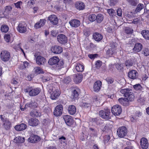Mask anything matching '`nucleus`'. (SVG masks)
<instances>
[{
	"instance_id": "obj_1",
	"label": "nucleus",
	"mask_w": 149,
	"mask_h": 149,
	"mask_svg": "<svg viewBox=\"0 0 149 149\" xmlns=\"http://www.w3.org/2000/svg\"><path fill=\"white\" fill-rule=\"evenodd\" d=\"M8 114V113H5L0 115V118L2 122V127L6 130H10L12 127L11 121L7 118Z\"/></svg>"
},
{
	"instance_id": "obj_2",
	"label": "nucleus",
	"mask_w": 149,
	"mask_h": 149,
	"mask_svg": "<svg viewBox=\"0 0 149 149\" xmlns=\"http://www.w3.org/2000/svg\"><path fill=\"white\" fill-rule=\"evenodd\" d=\"M120 92L128 102H132L134 100V96L131 89L129 88L121 89Z\"/></svg>"
},
{
	"instance_id": "obj_3",
	"label": "nucleus",
	"mask_w": 149,
	"mask_h": 149,
	"mask_svg": "<svg viewBox=\"0 0 149 149\" xmlns=\"http://www.w3.org/2000/svg\"><path fill=\"white\" fill-rule=\"evenodd\" d=\"M26 93L29 92V95L31 96H35L38 95L40 92V90L39 88H34L33 87H28L25 90Z\"/></svg>"
},
{
	"instance_id": "obj_4",
	"label": "nucleus",
	"mask_w": 149,
	"mask_h": 149,
	"mask_svg": "<svg viewBox=\"0 0 149 149\" xmlns=\"http://www.w3.org/2000/svg\"><path fill=\"white\" fill-rule=\"evenodd\" d=\"M110 110L107 109H104L103 110L100 111L99 114L102 118L106 120H109L111 118L110 116Z\"/></svg>"
},
{
	"instance_id": "obj_5",
	"label": "nucleus",
	"mask_w": 149,
	"mask_h": 149,
	"mask_svg": "<svg viewBox=\"0 0 149 149\" xmlns=\"http://www.w3.org/2000/svg\"><path fill=\"white\" fill-rule=\"evenodd\" d=\"M49 89L51 91L50 93L51 99L53 100L56 99L60 95L58 90L54 87H50Z\"/></svg>"
},
{
	"instance_id": "obj_6",
	"label": "nucleus",
	"mask_w": 149,
	"mask_h": 149,
	"mask_svg": "<svg viewBox=\"0 0 149 149\" xmlns=\"http://www.w3.org/2000/svg\"><path fill=\"white\" fill-rule=\"evenodd\" d=\"M127 132V129L125 126L120 127L117 130V134L118 136L120 138H123L125 136Z\"/></svg>"
},
{
	"instance_id": "obj_7",
	"label": "nucleus",
	"mask_w": 149,
	"mask_h": 149,
	"mask_svg": "<svg viewBox=\"0 0 149 149\" xmlns=\"http://www.w3.org/2000/svg\"><path fill=\"white\" fill-rule=\"evenodd\" d=\"M0 57L2 61H8L10 57V53L6 50H3L1 52Z\"/></svg>"
},
{
	"instance_id": "obj_8",
	"label": "nucleus",
	"mask_w": 149,
	"mask_h": 149,
	"mask_svg": "<svg viewBox=\"0 0 149 149\" xmlns=\"http://www.w3.org/2000/svg\"><path fill=\"white\" fill-rule=\"evenodd\" d=\"M111 112L115 116L119 115L122 112V108L120 106L116 105L111 108Z\"/></svg>"
},
{
	"instance_id": "obj_9",
	"label": "nucleus",
	"mask_w": 149,
	"mask_h": 149,
	"mask_svg": "<svg viewBox=\"0 0 149 149\" xmlns=\"http://www.w3.org/2000/svg\"><path fill=\"white\" fill-rule=\"evenodd\" d=\"M26 26V24L24 22H22L18 25L17 30L20 33H24L27 31Z\"/></svg>"
},
{
	"instance_id": "obj_10",
	"label": "nucleus",
	"mask_w": 149,
	"mask_h": 149,
	"mask_svg": "<svg viewBox=\"0 0 149 149\" xmlns=\"http://www.w3.org/2000/svg\"><path fill=\"white\" fill-rule=\"evenodd\" d=\"M63 109V107L60 104L57 105L55 108V110L54 111V115L56 116H60L62 114Z\"/></svg>"
},
{
	"instance_id": "obj_11",
	"label": "nucleus",
	"mask_w": 149,
	"mask_h": 149,
	"mask_svg": "<svg viewBox=\"0 0 149 149\" xmlns=\"http://www.w3.org/2000/svg\"><path fill=\"white\" fill-rule=\"evenodd\" d=\"M57 39L58 42L62 44H65L68 42L67 37L63 34L58 35L57 36Z\"/></svg>"
},
{
	"instance_id": "obj_12",
	"label": "nucleus",
	"mask_w": 149,
	"mask_h": 149,
	"mask_svg": "<svg viewBox=\"0 0 149 149\" xmlns=\"http://www.w3.org/2000/svg\"><path fill=\"white\" fill-rule=\"evenodd\" d=\"M51 50L52 53L56 54H60L63 51L62 48L58 45H54L52 46L51 48Z\"/></svg>"
},
{
	"instance_id": "obj_13",
	"label": "nucleus",
	"mask_w": 149,
	"mask_h": 149,
	"mask_svg": "<svg viewBox=\"0 0 149 149\" xmlns=\"http://www.w3.org/2000/svg\"><path fill=\"white\" fill-rule=\"evenodd\" d=\"M65 123L69 126H71L74 123L73 120L72 116L69 115H65L63 116Z\"/></svg>"
},
{
	"instance_id": "obj_14",
	"label": "nucleus",
	"mask_w": 149,
	"mask_h": 149,
	"mask_svg": "<svg viewBox=\"0 0 149 149\" xmlns=\"http://www.w3.org/2000/svg\"><path fill=\"white\" fill-rule=\"evenodd\" d=\"M128 76L131 79H136L138 77V73L136 70H132L128 72Z\"/></svg>"
},
{
	"instance_id": "obj_15",
	"label": "nucleus",
	"mask_w": 149,
	"mask_h": 149,
	"mask_svg": "<svg viewBox=\"0 0 149 149\" xmlns=\"http://www.w3.org/2000/svg\"><path fill=\"white\" fill-rule=\"evenodd\" d=\"M36 63L39 65H44L46 63V59L43 57L41 56H38L36 59Z\"/></svg>"
},
{
	"instance_id": "obj_16",
	"label": "nucleus",
	"mask_w": 149,
	"mask_h": 149,
	"mask_svg": "<svg viewBox=\"0 0 149 149\" xmlns=\"http://www.w3.org/2000/svg\"><path fill=\"white\" fill-rule=\"evenodd\" d=\"M40 140V138L38 135H32L28 139V141L31 143H36Z\"/></svg>"
},
{
	"instance_id": "obj_17",
	"label": "nucleus",
	"mask_w": 149,
	"mask_h": 149,
	"mask_svg": "<svg viewBox=\"0 0 149 149\" xmlns=\"http://www.w3.org/2000/svg\"><path fill=\"white\" fill-rule=\"evenodd\" d=\"M59 61V58L56 56H53L50 58L48 61L49 65H53L57 64Z\"/></svg>"
},
{
	"instance_id": "obj_18",
	"label": "nucleus",
	"mask_w": 149,
	"mask_h": 149,
	"mask_svg": "<svg viewBox=\"0 0 149 149\" xmlns=\"http://www.w3.org/2000/svg\"><path fill=\"white\" fill-rule=\"evenodd\" d=\"M140 145L143 149H147L148 146V140L145 138H142L140 140Z\"/></svg>"
},
{
	"instance_id": "obj_19",
	"label": "nucleus",
	"mask_w": 149,
	"mask_h": 149,
	"mask_svg": "<svg viewBox=\"0 0 149 149\" xmlns=\"http://www.w3.org/2000/svg\"><path fill=\"white\" fill-rule=\"evenodd\" d=\"M73 80L76 83H80L82 80L83 75L81 74H77L73 75Z\"/></svg>"
},
{
	"instance_id": "obj_20",
	"label": "nucleus",
	"mask_w": 149,
	"mask_h": 149,
	"mask_svg": "<svg viewBox=\"0 0 149 149\" xmlns=\"http://www.w3.org/2000/svg\"><path fill=\"white\" fill-rule=\"evenodd\" d=\"M48 19L53 25H56L58 23V19L55 15H50L48 17Z\"/></svg>"
},
{
	"instance_id": "obj_21",
	"label": "nucleus",
	"mask_w": 149,
	"mask_h": 149,
	"mask_svg": "<svg viewBox=\"0 0 149 149\" xmlns=\"http://www.w3.org/2000/svg\"><path fill=\"white\" fill-rule=\"evenodd\" d=\"M28 123L30 126H36L39 123V121L36 118H31L29 120Z\"/></svg>"
},
{
	"instance_id": "obj_22",
	"label": "nucleus",
	"mask_w": 149,
	"mask_h": 149,
	"mask_svg": "<svg viewBox=\"0 0 149 149\" xmlns=\"http://www.w3.org/2000/svg\"><path fill=\"white\" fill-rule=\"evenodd\" d=\"M102 85V82L100 81H96L94 84L93 89L95 92H97L100 89Z\"/></svg>"
},
{
	"instance_id": "obj_23",
	"label": "nucleus",
	"mask_w": 149,
	"mask_h": 149,
	"mask_svg": "<svg viewBox=\"0 0 149 149\" xmlns=\"http://www.w3.org/2000/svg\"><path fill=\"white\" fill-rule=\"evenodd\" d=\"M69 23L72 27L77 28L79 26L80 22L77 19H73L70 21Z\"/></svg>"
},
{
	"instance_id": "obj_24",
	"label": "nucleus",
	"mask_w": 149,
	"mask_h": 149,
	"mask_svg": "<svg viewBox=\"0 0 149 149\" xmlns=\"http://www.w3.org/2000/svg\"><path fill=\"white\" fill-rule=\"evenodd\" d=\"M79 93V89L77 88L73 90L70 96L72 99L76 100L78 99V97Z\"/></svg>"
},
{
	"instance_id": "obj_25",
	"label": "nucleus",
	"mask_w": 149,
	"mask_h": 149,
	"mask_svg": "<svg viewBox=\"0 0 149 149\" xmlns=\"http://www.w3.org/2000/svg\"><path fill=\"white\" fill-rule=\"evenodd\" d=\"M142 48V45L140 43L138 42L135 44L133 50L135 52H140Z\"/></svg>"
},
{
	"instance_id": "obj_26",
	"label": "nucleus",
	"mask_w": 149,
	"mask_h": 149,
	"mask_svg": "<svg viewBox=\"0 0 149 149\" xmlns=\"http://www.w3.org/2000/svg\"><path fill=\"white\" fill-rule=\"evenodd\" d=\"M68 110L70 115H73L76 113V108L74 105H69L68 107Z\"/></svg>"
},
{
	"instance_id": "obj_27",
	"label": "nucleus",
	"mask_w": 149,
	"mask_h": 149,
	"mask_svg": "<svg viewBox=\"0 0 149 149\" xmlns=\"http://www.w3.org/2000/svg\"><path fill=\"white\" fill-rule=\"evenodd\" d=\"M27 127L26 125L24 123H22L16 125L15 127V130L17 131H21L24 130Z\"/></svg>"
},
{
	"instance_id": "obj_28",
	"label": "nucleus",
	"mask_w": 149,
	"mask_h": 149,
	"mask_svg": "<svg viewBox=\"0 0 149 149\" xmlns=\"http://www.w3.org/2000/svg\"><path fill=\"white\" fill-rule=\"evenodd\" d=\"M93 37L95 41H100L103 38L102 36L98 33H94L93 35Z\"/></svg>"
},
{
	"instance_id": "obj_29",
	"label": "nucleus",
	"mask_w": 149,
	"mask_h": 149,
	"mask_svg": "<svg viewBox=\"0 0 149 149\" xmlns=\"http://www.w3.org/2000/svg\"><path fill=\"white\" fill-rule=\"evenodd\" d=\"M45 22L46 20L44 19H40L38 22L35 24V28L37 29L45 25Z\"/></svg>"
},
{
	"instance_id": "obj_30",
	"label": "nucleus",
	"mask_w": 149,
	"mask_h": 149,
	"mask_svg": "<svg viewBox=\"0 0 149 149\" xmlns=\"http://www.w3.org/2000/svg\"><path fill=\"white\" fill-rule=\"evenodd\" d=\"M76 8L79 10H83L85 8V5L82 2H77L75 4Z\"/></svg>"
},
{
	"instance_id": "obj_31",
	"label": "nucleus",
	"mask_w": 149,
	"mask_h": 149,
	"mask_svg": "<svg viewBox=\"0 0 149 149\" xmlns=\"http://www.w3.org/2000/svg\"><path fill=\"white\" fill-rule=\"evenodd\" d=\"M118 100L121 104L124 106H127L129 105V102L127 101L126 99L124 97H121L119 98Z\"/></svg>"
},
{
	"instance_id": "obj_32",
	"label": "nucleus",
	"mask_w": 149,
	"mask_h": 149,
	"mask_svg": "<svg viewBox=\"0 0 149 149\" xmlns=\"http://www.w3.org/2000/svg\"><path fill=\"white\" fill-rule=\"evenodd\" d=\"M141 34L145 39L149 40V30H142L141 32Z\"/></svg>"
},
{
	"instance_id": "obj_33",
	"label": "nucleus",
	"mask_w": 149,
	"mask_h": 149,
	"mask_svg": "<svg viewBox=\"0 0 149 149\" xmlns=\"http://www.w3.org/2000/svg\"><path fill=\"white\" fill-rule=\"evenodd\" d=\"M41 114L37 110H34L30 113V115L32 117H38L40 116Z\"/></svg>"
},
{
	"instance_id": "obj_34",
	"label": "nucleus",
	"mask_w": 149,
	"mask_h": 149,
	"mask_svg": "<svg viewBox=\"0 0 149 149\" xmlns=\"http://www.w3.org/2000/svg\"><path fill=\"white\" fill-rule=\"evenodd\" d=\"M14 141L16 143H23L24 141V138L21 136H17L15 138Z\"/></svg>"
},
{
	"instance_id": "obj_35",
	"label": "nucleus",
	"mask_w": 149,
	"mask_h": 149,
	"mask_svg": "<svg viewBox=\"0 0 149 149\" xmlns=\"http://www.w3.org/2000/svg\"><path fill=\"white\" fill-rule=\"evenodd\" d=\"M106 53L109 56L111 57L116 54V50L109 48L107 51Z\"/></svg>"
},
{
	"instance_id": "obj_36",
	"label": "nucleus",
	"mask_w": 149,
	"mask_h": 149,
	"mask_svg": "<svg viewBox=\"0 0 149 149\" xmlns=\"http://www.w3.org/2000/svg\"><path fill=\"white\" fill-rule=\"evenodd\" d=\"M75 69L77 72H82L84 70V67L80 63H77Z\"/></svg>"
},
{
	"instance_id": "obj_37",
	"label": "nucleus",
	"mask_w": 149,
	"mask_h": 149,
	"mask_svg": "<svg viewBox=\"0 0 149 149\" xmlns=\"http://www.w3.org/2000/svg\"><path fill=\"white\" fill-rule=\"evenodd\" d=\"M101 119L99 117H97L91 119V121L93 123L98 125L100 123Z\"/></svg>"
},
{
	"instance_id": "obj_38",
	"label": "nucleus",
	"mask_w": 149,
	"mask_h": 149,
	"mask_svg": "<svg viewBox=\"0 0 149 149\" xmlns=\"http://www.w3.org/2000/svg\"><path fill=\"white\" fill-rule=\"evenodd\" d=\"M80 106L82 108L86 109L90 108L91 105L90 103L82 102L81 103Z\"/></svg>"
},
{
	"instance_id": "obj_39",
	"label": "nucleus",
	"mask_w": 149,
	"mask_h": 149,
	"mask_svg": "<svg viewBox=\"0 0 149 149\" xmlns=\"http://www.w3.org/2000/svg\"><path fill=\"white\" fill-rule=\"evenodd\" d=\"M103 17H104L103 15L99 13L96 15V20L97 22L100 23L103 20Z\"/></svg>"
},
{
	"instance_id": "obj_40",
	"label": "nucleus",
	"mask_w": 149,
	"mask_h": 149,
	"mask_svg": "<svg viewBox=\"0 0 149 149\" xmlns=\"http://www.w3.org/2000/svg\"><path fill=\"white\" fill-rule=\"evenodd\" d=\"M64 61L61 59L56 64V67L59 69L64 67Z\"/></svg>"
},
{
	"instance_id": "obj_41",
	"label": "nucleus",
	"mask_w": 149,
	"mask_h": 149,
	"mask_svg": "<svg viewBox=\"0 0 149 149\" xmlns=\"http://www.w3.org/2000/svg\"><path fill=\"white\" fill-rule=\"evenodd\" d=\"M9 27L6 24H3L1 27V30L2 32L6 33L9 30Z\"/></svg>"
},
{
	"instance_id": "obj_42",
	"label": "nucleus",
	"mask_w": 149,
	"mask_h": 149,
	"mask_svg": "<svg viewBox=\"0 0 149 149\" xmlns=\"http://www.w3.org/2000/svg\"><path fill=\"white\" fill-rule=\"evenodd\" d=\"M141 113L139 112H138L137 114L132 117L131 118V120L132 122H134L137 120L138 117L141 116Z\"/></svg>"
},
{
	"instance_id": "obj_43",
	"label": "nucleus",
	"mask_w": 149,
	"mask_h": 149,
	"mask_svg": "<svg viewBox=\"0 0 149 149\" xmlns=\"http://www.w3.org/2000/svg\"><path fill=\"white\" fill-rule=\"evenodd\" d=\"M144 7L143 5V4L139 3L138 5L136 8L135 10V12L136 13L140 12Z\"/></svg>"
},
{
	"instance_id": "obj_44",
	"label": "nucleus",
	"mask_w": 149,
	"mask_h": 149,
	"mask_svg": "<svg viewBox=\"0 0 149 149\" xmlns=\"http://www.w3.org/2000/svg\"><path fill=\"white\" fill-rule=\"evenodd\" d=\"M117 45L118 44L116 42H111L109 45L110 48L115 49V50H116Z\"/></svg>"
},
{
	"instance_id": "obj_45",
	"label": "nucleus",
	"mask_w": 149,
	"mask_h": 149,
	"mask_svg": "<svg viewBox=\"0 0 149 149\" xmlns=\"http://www.w3.org/2000/svg\"><path fill=\"white\" fill-rule=\"evenodd\" d=\"M96 15L94 14H91L89 15L88 19L91 22H93L96 20Z\"/></svg>"
},
{
	"instance_id": "obj_46",
	"label": "nucleus",
	"mask_w": 149,
	"mask_h": 149,
	"mask_svg": "<svg viewBox=\"0 0 149 149\" xmlns=\"http://www.w3.org/2000/svg\"><path fill=\"white\" fill-rule=\"evenodd\" d=\"M35 72L37 74L43 73L42 70L39 67H37L34 68Z\"/></svg>"
},
{
	"instance_id": "obj_47",
	"label": "nucleus",
	"mask_w": 149,
	"mask_h": 149,
	"mask_svg": "<svg viewBox=\"0 0 149 149\" xmlns=\"http://www.w3.org/2000/svg\"><path fill=\"white\" fill-rule=\"evenodd\" d=\"M125 33L127 34H131L132 33L133 30L129 27H126L125 29Z\"/></svg>"
},
{
	"instance_id": "obj_48",
	"label": "nucleus",
	"mask_w": 149,
	"mask_h": 149,
	"mask_svg": "<svg viewBox=\"0 0 149 149\" xmlns=\"http://www.w3.org/2000/svg\"><path fill=\"white\" fill-rule=\"evenodd\" d=\"M108 13L110 16H113L116 15V12L115 11L112 9H108L107 10Z\"/></svg>"
},
{
	"instance_id": "obj_49",
	"label": "nucleus",
	"mask_w": 149,
	"mask_h": 149,
	"mask_svg": "<svg viewBox=\"0 0 149 149\" xmlns=\"http://www.w3.org/2000/svg\"><path fill=\"white\" fill-rule=\"evenodd\" d=\"M101 100L100 97L98 95L94 96L93 98V102H100Z\"/></svg>"
},
{
	"instance_id": "obj_50",
	"label": "nucleus",
	"mask_w": 149,
	"mask_h": 149,
	"mask_svg": "<svg viewBox=\"0 0 149 149\" xmlns=\"http://www.w3.org/2000/svg\"><path fill=\"white\" fill-rule=\"evenodd\" d=\"M125 15L126 17H128L130 19L134 16L132 12L125 13Z\"/></svg>"
},
{
	"instance_id": "obj_51",
	"label": "nucleus",
	"mask_w": 149,
	"mask_h": 149,
	"mask_svg": "<svg viewBox=\"0 0 149 149\" xmlns=\"http://www.w3.org/2000/svg\"><path fill=\"white\" fill-rule=\"evenodd\" d=\"M110 139V136L108 135H106L104 137L103 141L104 144H105L106 143H107Z\"/></svg>"
},
{
	"instance_id": "obj_52",
	"label": "nucleus",
	"mask_w": 149,
	"mask_h": 149,
	"mask_svg": "<svg viewBox=\"0 0 149 149\" xmlns=\"http://www.w3.org/2000/svg\"><path fill=\"white\" fill-rule=\"evenodd\" d=\"M136 43L135 40L134 39H132L130 40L128 42V45L130 46H133L134 45H135Z\"/></svg>"
},
{
	"instance_id": "obj_53",
	"label": "nucleus",
	"mask_w": 149,
	"mask_h": 149,
	"mask_svg": "<svg viewBox=\"0 0 149 149\" xmlns=\"http://www.w3.org/2000/svg\"><path fill=\"white\" fill-rule=\"evenodd\" d=\"M14 48L15 49H16V51H17V50H19V49H21V51L23 52L24 55L25 56V54L24 53V52L23 49L20 47L19 44H18L17 46L14 47Z\"/></svg>"
},
{
	"instance_id": "obj_54",
	"label": "nucleus",
	"mask_w": 149,
	"mask_h": 149,
	"mask_svg": "<svg viewBox=\"0 0 149 149\" xmlns=\"http://www.w3.org/2000/svg\"><path fill=\"white\" fill-rule=\"evenodd\" d=\"M134 88L136 90H141L142 87L140 84H136L133 86Z\"/></svg>"
},
{
	"instance_id": "obj_55",
	"label": "nucleus",
	"mask_w": 149,
	"mask_h": 149,
	"mask_svg": "<svg viewBox=\"0 0 149 149\" xmlns=\"http://www.w3.org/2000/svg\"><path fill=\"white\" fill-rule=\"evenodd\" d=\"M127 1L132 6H135L136 4V0H127Z\"/></svg>"
},
{
	"instance_id": "obj_56",
	"label": "nucleus",
	"mask_w": 149,
	"mask_h": 149,
	"mask_svg": "<svg viewBox=\"0 0 149 149\" xmlns=\"http://www.w3.org/2000/svg\"><path fill=\"white\" fill-rule=\"evenodd\" d=\"M125 63L126 66H132V63L131 60H127Z\"/></svg>"
},
{
	"instance_id": "obj_57",
	"label": "nucleus",
	"mask_w": 149,
	"mask_h": 149,
	"mask_svg": "<svg viewBox=\"0 0 149 149\" xmlns=\"http://www.w3.org/2000/svg\"><path fill=\"white\" fill-rule=\"evenodd\" d=\"M95 65L96 68H98L102 65V62L99 60L97 61H96Z\"/></svg>"
},
{
	"instance_id": "obj_58",
	"label": "nucleus",
	"mask_w": 149,
	"mask_h": 149,
	"mask_svg": "<svg viewBox=\"0 0 149 149\" xmlns=\"http://www.w3.org/2000/svg\"><path fill=\"white\" fill-rule=\"evenodd\" d=\"M106 80L108 84H111L114 81V80L113 78H107Z\"/></svg>"
},
{
	"instance_id": "obj_59",
	"label": "nucleus",
	"mask_w": 149,
	"mask_h": 149,
	"mask_svg": "<svg viewBox=\"0 0 149 149\" xmlns=\"http://www.w3.org/2000/svg\"><path fill=\"white\" fill-rule=\"evenodd\" d=\"M10 36L9 34H6L4 36V39L6 41L8 42L10 41Z\"/></svg>"
},
{
	"instance_id": "obj_60",
	"label": "nucleus",
	"mask_w": 149,
	"mask_h": 149,
	"mask_svg": "<svg viewBox=\"0 0 149 149\" xmlns=\"http://www.w3.org/2000/svg\"><path fill=\"white\" fill-rule=\"evenodd\" d=\"M143 54L146 56L149 55V49L148 48H146L143 50Z\"/></svg>"
},
{
	"instance_id": "obj_61",
	"label": "nucleus",
	"mask_w": 149,
	"mask_h": 149,
	"mask_svg": "<svg viewBox=\"0 0 149 149\" xmlns=\"http://www.w3.org/2000/svg\"><path fill=\"white\" fill-rule=\"evenodd\" d=\"M98 56V54H91L88 55V56L89 58L91 59H94L95 58L97 57V56Z\"/></svg>"
},
{
	"instance_id": "obj_62",
	"label": "nucleus",
	"mask_w": 149,
	"mask_h": 149,
	"mask_svg": "<svg viewBox=\"0 0 149 149\" xmlns=\"http://www.w3.org/2000/svg\"><path fill=\"white\" fill-rule=\"evenodd\" d=\"M89 130L91 132V133H93V134L94 136H95L97 135V132L95 129L92 128H89Z\"/></svg>"
},
{
	"instance_id": "obj_63",
	"label": "nucleus",
	"mask_w": 149,
	"mask_h": 149,
	"mask_svg": "<svg viewBox=\"0 0 149 149\" xmlns=\"http://www.w3.org/2000/svg\"><path fill=\"white\" fill-rule=\"evenodd\" d=\"M42 80L43 82H46V81H50L51 79V78L49 77H42Z\"/></svg>"
},
{
	"instance_id": "obj_64",
	"label": "nucleus",
	"mask_w": 149,
	"mask_h": 149,
	"mask_svg": "<svg viewBox=\"0 0 149 149\" xmlns=\"http://www.w3.org/2000/svg\"><path fill=\"white\" fill-rule=\"evenodd\" d=\"M63 81L64 83L68 84L70 81L71 79L69 77H67L65 78Z\"/></svg>"
}]
</instances>
